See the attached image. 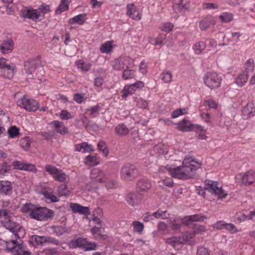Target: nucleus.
<instances>
[{
	"instance_id": "27",
	"label": "nucleus",
	"mask_w": 255,
	"mask_h": 255,
	"mask_svg": "<svg viewBox=\"0 0 255 255\" xmlns=\"http://www.w3.org/2000/svg\"><path fill=\"white\" fill-rule=\"evenodd\" d=\"M51 125H53L55 130L58 133L61 134H66L68 133V128H66L63 123L58 121H54L51 122Z\"/></svg>"
},
{
	"instance_id": "31",
	"label": "nucleus",
	"mask_w": 255,
	"mask_h": 255,
	"mask_svg": "<svg viewBox=\"0 0 255 255\" xmlns=\"http://www.w3.org/2000/svg\"><path fill=\"white\" fill-rule=\"evenodd\" d=\"M53 232L57 236H60L64 233L69 234L71 232V229L66 227L53 226Z\"/></svg>"
},
{
	"instance_id": "50",
	"label": "nucleus",
	"mask_w": 255,
	"mask_h": 255,
	"mask_svg": "<svg viewBox=\"0 0 255 255\" xmlns=\"http://www.w3.org/2000/svg\"><path fill=\"white\" fill-rule=\"evenodd\" d=\"M112 49V44L110 41H108L102 45L100 47V50L102 53H107L109 52Z\"/></svg>"
},
{
	"instance_id": "29",
	"label": "nucleus",
	"mask_w": 255,
	"mask_h": 255,
	"mask_svg": "<svg viewBox=\"0 0 255 255\" xmlns=\"http://www.w3.org/2000/svg\"><path fill=\"white\" fill-rule=\"evenodd\" d=\"M173 8L175 12H182L189 8L188 4L183 3V0H179L178 2L173 4Z\"/></svg>"
},
{
	"instance_id": "36",
	"label": "nucleus",
	"mask_w": 255,
	"mask_h": 255,
	"mask_svg": "<svg viewBox=\"0 0 255 255\" xmlns=\"http://www.w3.org/2000/svg\"><path fill=\"white\" fill-rule=\"evenodd\" d=\"M206 45L205 42L203 41H199L196 42L193 46V50L194 52L197 54H199L202 53V52L206 48Z\"/></svg>"
},
{
	"instance_id": "49",
	"label": "nucleus",
	"mask_w": 255,
	"mask_h": 255,
	"mask_svg": "<svg viewBox=\"0 0 255 255\" xmlns=\"http://www.w3.org/2000/svg\"><path fill=\"white\" fill-rule=\"evenodd\" d=\"M220 19L224 22H229L233 19V15L230 13L225 12L219 16Z\"/></svg>"
},
{
	"instance_id": "17",
	"label": "nucleus",
	"mask_w": 255,
	"mask_h": 255,
	"mask_svg": "<svg viewBox=\"0 0 255 255\" xmlns=\"http://www.w3.org/2000/svg\"><path fill=\"white\" fill-rule=\"evenodd\" d=\"M38 67V61L36 59H29L24 63V70L25 73L32 76Z\"/></svg>"
},
{
	"instance_id": "30",
	"label": "nucleus",
	"mask_w": 255,
	"mask_h": 255,
	"mask_svg": "<svg viewBox=\"0 0 255 255\" xmlns=\"http://www.w3.org/2000/svg\"><path fill=\"white\" fill-rule=\"evenodd\" d=\"M137 188L140 191H145L151 187V184L146 179H141L137 183Z\"/></svg>"
},
{
	"instance_id": "52",
	"label": "nucleus",
	"mask_w": 255,
	"mask_h": 255,
	"mask_svg": "<svg viewBox=\"0 0 255 255\" xmlns=\"http://www.w3.org/2000/svg\"><path fill=\"white\" fill-rule=\"evenodd\" d=\"M245 66L246 70L243 72H246L248 75L249 73L252 72L254 70V65L253 61L251 59L248 60L245 64Z\"/></svg>"
},
{
	"instance_id": "22",
	"label": "nucleus",
	"mask_w": 255,
	"mask_h": 255,
	"mask_svg": "<svg viewBox=\"0 0 255 255\" xmlns=\"http://www.w3.org/2000/svg\"><path fill=\"white\" fill-rule=\"evenodd\" d=\"M177 129L182 131H189L194 130L196 125L191 124L189 121L185 119L178 123Z\"/></svg>"
},
{
	"instance_id": "10",
	"label": "nucleus",
	"mask_w": 255,
	"mask_h": 255,
	"mask_svg": "<svg viewBox=\"0 0 255 255\" xmlns=\"http://www.w3.org/2000/svg\"><path fill=\"white\" fill-rule=\"evenodd\" d=\"M14 238L15 239H12L4 241V244H2V245L5 246L6 250L11 253L19 252V253L21 254L24 249H23L22 245L16 241V239L18 238H15V236Z\"/></svg>"
},
{
	"instance_id": "35",
	"label": "nucleus",
	"mask_w": 255,
	"mask_h": 255,
	"mask_svg": "<svg viewBox=\"0 0 255 255\" xmlns=\"http://www.w3.org/2000/svg\"><path fill=\"white\" fill-rule=\"evenodd\" d=\"M248 79V75L246 72H242L240 74L238 78L236 80V84L242 87L245 83H246Z\"/></svg>"
},
{
	"instance_id": "41",
	"label": "nucleus",
	"mask_w": 255,
	"mask_h": 255,
	"mask_svg": "<svg viewBox=\"0 0 255 255\" xmlns=\"http://www.w3.org/2000/svg\"><path fill=\"white\" fill-rule=\"evenodd\" d=\"M36 206L31 203L25 204L21 208V210L23 213H30V214L33 212Z\"/></svg>"
},
{
	"instance_id": "59",
	"label": "nucleus",
	"mask_w": 255,
	"mask_h": 255,
	"mask_svg": "<svg viewBox=\"0 0 255 255\" xmlns=\"http://www.w3.org/2000/svg\"><path fill=\"white\" fill-rule=\"evenodd\" d=\"M68 191L67 186L65 184H61L58 187V192L61 195H65Z\"/></svg>"
},
{
	"instance_id": "20",
	"label": "nucleus",
	"mask_w": 255,
	"mask_h": 255,
	"mask_svg": "<svg viewBox=\"0 0 255 255\" xmlns=\"http://www.w3.org/2000/svg\"><path fill=\"white\" fill-rule=\"evenodd\" d=\"M14 42L11 39L3 40L0 46V51L3 54L10 53L13 49Z\"/></svg>"
},
{
	"instance_id": "4",
	"label": "nucleus",
	"mask_w": 255,
	"mask_h": 255,
	"mask_svg": "<svg viewBox=\"0 0 255 255\" xmlns=\"http://www.w3.org/2000/svg\"><path fill=\"white\" fill-rule=\"evenodd\" d=\"M4 218V220L1 222L3 226L9 230L15 238H19V235L17 233V229L19 228L18 225L11 220L12 213L7 209H0V218Z\"/></svg>"
},
{
	"instance_id": "37",
	"label": "nucleus",
	"mask_w": 255,
	"mask_h": 255,
	"mask_svg": "<svg viewBox=\"0 0 255 255\" xmlns=\"http://www.w3.org/2000/svg\"><path fill=\"white\" fill-rule=\"evenodd\" d=\"M86 241L85 239L82 238H79L77 239H73L71 240V244L73 248L83 247L85 245Z\"/></svg>"
},
{
	"instance_id": "44",
	"label": "nucleus",
	"mask_w": 255,
	"mask_h": 255,
	"mask_svg": "<svg viewBox=\"0 0 255 255\" xmlns=\"http://www.w3.org/2000/svg\"><path fill=\"white\" fill-rule=\"evenodd\" d=\"M7 133L11 138H14L20 134L19 128L15 126H12L7 130Z\"/></svg>"
},
{
	"instance_id": "28",
	"label": "nucleus",
	"mask_w": 255,
	"mask_h": 255,
	"mask_svg": "<svg viewBox=\"0 0 255 255\" xmlns=\"http://www.w3.org/2000/svg\"><path fill=\"white\" fill-rule=\"evenodd\" d=\"M86 14L82 13L75 16L69 20L68 23L70 24L78 23L80 25L83 24L86 19Z\"/></svg>"
},
{
	"instance_id": "32",
	"label": "nucleus",
	"mask_w": 255,
	"mask_h": 255,
	"mask_svg": "<svg viewBox=\"0 0 255 255\" xmlns=\"http://www.w3.org/2000/svg\"><path fill=\"white\" fill-rule=\"evenodd\" d=\"M169 224L173 231H179L183 224L181 222V219H170Z\"/></svg>"
},
{
	"instance_id": "33",
	"label": "nucleus",
	"mask_w": 255,
	"mask_h": 255,
	"mask_svg": "<svg viewBox=\"0 0 255 255\" xmlns=\"http://www.w3.org/2000/svg\"><path fill=\"white\" fill-rule=\"evenodd\" d=\"M211 24H215V21L207 17L199 22V27L201 30H206Z\"/></svg>"
},
{
	"instance_id": "13",
	"label": "nucleus",
	"mask_w": 255,
	"mask_h": 255,
	"mask_svg": "<svg viewBox=\"0 0 255 255\" xmlns=\"http://www.w3.org/2000/svg\"><path fill=\"white\" fill-rule=\"evenodd\" d=\"M144 87V83L141 81H137L132 84L126 85L122 91V97L126 98L128 95L133 94L137 89Z\"/></svg>"
},
{
	"instance_id": "51",
	"label": "nucleus",
	"mask_w": 255,
	"mask_h": 255,
	"mask_svg": "<svg viewBox=\"0 0 255 255\" xmlns=\"http://www.w3.org/2000/svg\"><path fill=\"white\" fill-rule=\"evenodd\" d=\"M97 157L96 156L89 155L85 158V163L90 165H94L98 163L96 161Z\"/></svg>"
},
{
	"instance_id": "42",
	"label": "nucleus",
	"mask_w": 255,
	"mask_h": 255,
	"mask_svg": "<svg viewBox=\"0 0 255 255\" xmlns=\"http://www.w3.org/2000/svg\"><path fill=\"white\" fill-rule=\"evenodd\" d=\"M98 147L99 150L102 152L105 156H107L109 154V150L108 149L106 143L104 141H100L98 143Z\"/></svg>"
},
{
	"instance_id": "16",
	"label": "nucleus",
	"mask_w": 255,
	"mask_h": 255,
	"mask_svg": "<svg viewBox=\"0 0 255 255\" xmlns=\"http://www.w3.org/2000/svg\"><path fill=\"white\" fill-rule=\"evenodd\" d=\"M206 219H207L206 216L201 214H195L191 216H188L181 219V222L184 225L191 226V223L192 222L203 221Z\"/></svg>"
},
{
	"instance_id": "58",
	"label": "nucleus",
	"mask_w": 255,
	"mask_h": 255,
	"mask_svg": "<svg viewBox=\"0 0 255 255\" xmlns=\"http://www.w3.org/2000/svg\"><path fill=\"white\" fill-rule=\"evenodd\" d=\"M196 255H210V251L204 247H200L197 249Z\"/></svg>"
},
{
	"instance_id": "57",
	"label": "nucleus",
	"mask_w": 255,
	"mask_h": 255,
	"mask_svg": "<svg viewBox=\"0 0 255 255\" xmlns=\"http://www.w3.org/2000/svg\"><path fill=\"white\" fill-rule=\"evenodd\" d=\"M173 28V25L170 22H166L162 24L160 28L166 32H169Z\"/></svg>"
},
{
	"instance_id": "47",
	"label": "nucleus",
	"mask_w": 255,
	"mask_h": 255,
	"mask_svg": "<svg viewBox=\"0 0 255 255\" xmlns=\"http://www.w3.org/2000/svg\"><path fill=\"white\" fill-rule=\"evenodd\" d=\"M77 67L80 69L82 71L87 72L88 71L91 67V64L86 63L82 60H80L77 63Z\"/></svg>"
},
{
	"instance_id": "61",
	"label": "nucleus",
	"mask_w": 255,
	"mask_h": 255,
	"mask_svg": "<svg viewBox=\"0 0 255 255\" xmlns=\"http://www.w3.org/2000/svg\"><path fill=\"white\" fill-rule=\"evenodd\" d=\"M242 116L244 119H247L253 117L252 112H250L246 107L242 110Z\"/></svg>"
},
{
	"instance_id": "45",
	"label": "nucleus",
	"mask_w": 255,
	"mask_h": 255,
	"mask_svg": "<svg viewBox=\"0 0 255 255\" xmlns=\"http://www.w3.org/2000/svg\"><path fill=\"white\" fill-rule=\"evenodd\" d=\"M42 195H43L45 198L50 200L52 202H56L58 201L57 197L51 192L44 191L42 192Z\"/></svg>"
},
{
	"instance_id": "48",
	"label": "nucleus",
	"mask_w": 255,
	"mask_h": 255,
	"mask_svg": "<svg viewBox=\"0 0 255 255\" xmlns=\"http://www.w3.org/2000/svg\"><path fill=\"white\" fill-rule=\"evenodd\" d=\"M165 35L163 34H161L158 35L155 39L153 38H150L151 40H155V42L153 43L151 41H149V43L154 45H161L163 41L165 39Z\"/></svg>"
},
{
	"instance_id": "54",
	"label": "nucleus",
	"mask_w": 255,
	"mask_h": 255,
	"mask_svg": "<svg viewBox=\"0 0 255 255\" xmlns=\"http://www.w3.org/2000/svg\"><path fill=\"white\" fill-rule=\"evenodd\" d=\"M134 76V72L132 70L126 69L123 72V77L125 79L132 78Z\"/></svg>"
},
{
	"instance_id": "8",
	"label": "nucleus",
	"mask_w": 255,
	"mask_h": 255,
	"mask_svg": "<svg viewBox=\"0 0 255 255\" xmlns=\"http://www.w3.org/2000/svg\"><path fill=\"white\" fill-rule=\"evenodd\" d=\"M17 104L29 112H34L39 108V104L37 101L33 99H28L24 96L17 101Z\"/></svg>"
},
{
	"instance_id": "55",
	"label": "nucleus",
	"mask_w": 255,
	"mask_h": 255,
	"mask_svg": "<svg viewBox=\"0 0 255 255\" xmlns=\"http://www.w3.org/2000/svg\"><path fill=\"white\" fill-rule=\"evenodd\" d=\"M195 128H196L198 130V131H197V132L198 133L199 132V133H198V137L199 138L202 139H205L206 136L205 134V130L204 129V128L200 125H196Z\"/></svg>"
},
{
	"instance_id": "18",
	"label": "nucleus",
	"mask_w": 255,
	"mask_h": 255,
	"mask_svg": "<svg viewBox=\"0 0 255 255\" xmlns=\"http://www.w3.org/2000/svg\"><path fill=\"white\" fill-rule=\"evenodd\" d=\"M91 178L95 181L103 183L107 181L108 178L104 173L98 168H94L91 171Z\"/></svg>"
},
{
	"instance_id": "15",
	"label": "nucleus",
	"mask_w": 255,
	"mask_h": 255,
	"mask_svg": "<svg viewBox=\"0 0 255 255\" xmlns=\"http://www.w3.org/2000/svg\"><path fill=\"white\" fill-rule=\"evenodd\" d=\"M130 59L128 57H121L116 60L113 64V68L117 70L128 69Z\"/></svg>"
},
{
	"instance_id": "3",
	"label": "nucleus",
	"mask_w": 255,
	"mask_h": 255,
	"mask_svg": "<svg viewBox=\"0 0 255 255\" xmlns=\"http://www.w3.org/2000/svg\"><path fill=\"white\" fill-rule=\"evenodd\" d=\"M218 182L208 181L206 183L204 188L201 186L197 187L198 194L204 197V190H206L212 194L217 196L218 198L222 199L225 198L227 195V193L222 188L218 187Z\"/></svg>"
},
{
	"instance_id": "26",
	"label": "nucleus",
	"mask_w": 255,
	"mask_h": 255,
	"mask_svg": "<svg viewBox=\"0 0 255 255\" xmlns=\"http://www.w3.org/2000/svg\"><path fill=\"white\" fill-rule=\"evenodd\" d=\"M14 167L19 170L31 171L34 173L37 171L35 165L32 164H26L17 161L14 165Z\"/></svg>"
},
{
	"instance_id": "19",
	"label": "nucleus",
	"mask_w": 255,
	"mask_h": 255,
	"mask_svg": "<svg viewBox=\"0 0 255 255\" xmlns=\"http://www.w3.org/2000/svg\"><path fill=\"white\" fill-rule=\"evenodd\" d=\"M0 193L11 196L12 194V187L11 183L8 181H0Z\"/></svg>"
},
{
	"instance_id": "1",
	"label": "nucleus",
	"mask_w": 255,
	"mask_h": 255,
	"mask_svg": "<svg viewBox=\"0 0 255 255\" xmlns=\"http://www.w3.org/2000/svg\"><path fill=\"white\" fill-rule=\"evenodd\" d=\"M200 166V163L194 161L190 157H186L183 161L182 166L174 168H169L168 170L172 177L187 179L192 177L195 171Z\"/></svg>"
},
{
	"instance_id": "24",
	"label": "nucleus",
	"mask_w": 255,
	"mask_h": 255,
	"mask_svg": "<svg viewBox=\"0 0 255 255\" xmlns=\"http://www.w3.org/2000/svg\"><path fill=\"white\" fill-rule=\"evenodd\" d=\"M23 15L25 17L36 21L40 17V14L37 9H28L24 11Z\"/></svg>"
},
{
	"instance_id": "7",
	"label": "nucleus",
	"mask_w": 255,
	"mask_h": 255,
	"mask_svg": "<svg viewBox=\"0 0 255 255\" xmlns=\"http://www.w3.org/2000/svg\"><path fill=\"white\" fill-rule=\"evenodd\" d=\"M29 215L31 218L37 221H47L53 218L54 212L46 208L36 207L35 210Z\"/></svg>"
},
{
	"instance_id": "25",
	"label": "nucleus",
	"mask_w": 255,
	"mask_h": 255,
	"mask_svg": "<svg viewBox=\"0 0 255 255\" xmlns=\"http://www.w3.org/2000/svg\"><path fill=\"white\" fill-rule=\"evenodd\" d=\"M127 14L131 18L135 20H139L140 16L138 11L136 10L135 6L133 4H128L127 6Z\"/></svg>"
},
{
	"instance_id": "11",
	"label": "nucleus",
	"mask_w": 255,
	"mask_h": 255,
	"mask_svg": "<svg viewBox=\"0 0 255 255\" xmlns=\"http://www.w3.org/2000/svg\"><path fill=\"white\" fill-rule=\"evenodd\" d=\"M236 182L245 185H251L255 181V172L252 170L246 172L244 175L239 174L236 177Z\"/></svg>"
},
{
	"instance_id": "34",
	"label": "nucleus",
	"mask_w": 255,
	"mask_h": 255,
	"mask_svg": "<svg viewBox=\"0 0 255 255\" xmlns=\"http://www.w3.org/2000/svg\"><path fill=\"white\" fill-rule=\"evenodd\" d=\"M115 131L119 135L124 136L128 133L129 129L125 125L120 124L116 127Z\"/></svg>"
},
{
	"instance_id": "2",
	"label": "nucleus",
	"mask_w": 255,
	"mask_h": 255,
	"mask_svg": "<svg viewBox=\"0 0 255 255\" xmlns=\"http://www.w3.org/2000/svg\"><path fill=\"white\" fill-rule=\"evenodd\" d=\"M193 229V233L188 235H184L182 237H172L166 239V243L171 245L175 250L179 249L183 244L188 242L190 245L195 244L193 240L195 234H202L206 231L205 227L203 225H194V227L191 226Z\"/></svg>"
},
{
	"instance_id": "40",
	"label": "nucleus",
	"mask_w": 255,
	"mask_h": 255,
	"mask_svg": "<svg viewBox=\"0 0 255 255\" xmlns=\"http://www.w3.org/2000/svg\"><path fill=\"white\" fill-rule=\"evenodd\" d=\"M38 10L40 14V16L42 15L43 18L46 13L51 11L50 6L44 3L39 6Z\"/></svg>"
},
{
	"instance_id": "6",
	"label": "nucleus",
	"mask_w": 255,
	"mask_h": 255,
	"mask_svg": "<svg viewBox=\"0 0 255 255\" xmlns=\"http://www.w3.org/2000/svg\"><path fill=\"white\" fill-rule=\"evenodd\" d=\"M205 85L210 89H216L220 86L221 77L215 72H207L203 77Z\"/></svg>"
},
{
	"instance_id": "9",
	"label": "nucleus",
	"mask_w": 255,
	"mask_h": 255,
	"mask_svg": "<svg viewBox=\"0 0 255 255\" xmlns=\"http://www.w3.org/2000/svg\"><path fill=\"white\" fill-rule=\"evenodd\" d=\"M29 242L34 246L42 245L46 243H51L56 245H58L59 244V241L54 238L48 236H39L37 235L31 236Z\"/></svg>"
},
{
	"instance_id": "64",
	"label": "nucleus",
	"mask_w": 255,
	"mask_h": 255,
	"mask_svg": "<svg viewBox=\"0 0 255 255\" xmlns=\"http://www.w3.org/2000/svg\"><path fill=\"white\" fill-rule=\"evenodd\" d=\"M246 107L250 112H252L253 116H254L255 114V102H252L248 103Z\"/></svg>"
},
{
	"instance_id": "38",
	"label": "nucleus",
	"mask_w": 255,
	"mask_h": 255,
	"mask_svg": "<svg viewBox=\"0 0 255 255\" xmlns=\"http://www.w3.org/2000/svg\"><path fill=\"white\" fill-rule=\"evenodd\" d=\"M91 232L96 239H105V236L102 235L101 233L100 228L95 226L91 229Z\"/></svg>"
},
{
	"instance_id": "23",
	"label": "nucleus",
	"mask_w": 255,
	"mask_h": 255,
	"mask_svg": "<svg viewBox=\"0 0 255 255\" xmlns=\"http://www.w3.org/2000/svg\"><path fill=\"white\" fill-rule=\"evenodd\" d=\"M6 59L1 57L0 58V69H3L4 71H8L7 77L8 78H12L13 76V70L15 67L14 64L7 65L5 63Z\"/></svg>"
},
{
	"instance_id": "62",
	"label": "nucleus",
	"mask_w": 255,
	"mask_h": 255,
	"mask_svg": "<svg viewBox=\"0 0 255 255\" xmlns=\"http://www.w3.org/2000/svg\"><path fill=\"white\" fill-rule=\"evenodd\" d=\"M236 218L240 222H244L246 220H248V216L245 215L243 213L239 212L236 214Z\"/></svg>"
},
{
	"instance_id": "46",
	"label": "nucleus",
	"mask_w": 255,
	"mask_h": 255,
	"mask_svg": "<svg viewBox=\"0 0 255 255\" xmlns=\"http://www.w3.org/2000/svg\"><path fill=\"white\" fill-rule=\"evenodd\" d=\"M134 101L136 103V106L140 109H147L148 107V103L141 99L135 98Z\"/></svg>"
},
{
	"instance_id": "63",
	"label": "nucleus",
	"mask_w": 255,
	"mask_h": 255,
	"mask_svg": "<svg viewBox=\"0 0 255 255\" xmlns=\"http://www.w3.org/2000/svg\"><path fill=\"white\" fill-rule=\"evenodd\" d=\"M97 245L95 243L88 242L86 241L84 248L86 251L94 250L96 248Z\"/></svg>"
},
{
	"instance_id": "14",
	"label": "nucleus",
	"mask_w": 255,
	"mask_h": 255,
	"mask_svg": "<svg viewBox=\"0 0 255 255\" xmlns=\"http://www.w3.org/2000/svg\"><path fill=\"white\" fill-rule=\"evenodd\" d=\"M142 199V194L138 192H130L126 196V200L128 204L132 207L139 204Z\"/></svg>"
},
{
	"instance_id": "43",
	"label": "nucleus",
	"mask_w": 255,
	"mask_h": 255,
	"mask_svg": "<svg viewBox=\"0 0 255 255\" xmlns=\"http://www.w3.org/2000/svg\"><path fill=\"white\" fill-rule=\"evenodd\" d=\"M68 9V4L65 2V0H62L61 3L55 11L56 14H59Z\"/></svg>"
},
{
	"instance_id": "39",
	"label": "nucleus",
	"mask_w": 255,
	"mask_h": 255,
	"mask_svg": "<svg viewBox=\"0 0 255 255\" xmlns=\"http://www.w3.org/2000/svg\"><path fill=\"white\" fill-rule=\"evenodd\" d=\"M172 74L169 71H164L161 74V79L164 83H168L171 82Z\"/></svg>"
},
{
	"instance_id": "56",
	"label": "nucleus",
	"mask_w": 255,
	"mask_h": 255,
	"mask_svg": "<svg viewBox=\"0 0 255 255\" xmlns=\"http://www.w3.org/2000/svg\"><path fill=\"white\" fill-rule=\"evenodd\" d=\"M20 144L22 147L25 150H27L30 145V141L28 137H25L20 140Z\"/></svg>"
},
{
	"instance_id": "21",
	"label": "nucleus",
	"mask_w": 255,
	"mask_h": 255,
	"mask_svg": "<svg viewBox=\"0 0 255 255\" xmlns=\"http://www.w3.org/2000/svg\"><path fill=\"white\" fill-rule=\"evenodd\" d=\"M70 208L73 213H78L85 216L90 214L89 207L81 206L77 203H71Z\"/></svg>"
},
{
	"instance_id": "53",
	"label": "nucleus",
	"mask_w": 255,
	"mask_h": 255,
	"mask_svg": "<svg viewBox=\"0 0 255 255\" xmlns=\"http://www.w3.org/2000/svg\"><path fill=\"white\" fill-rule=\"evenodd\" d=\"M132 225L134 228V231L140 233L143 229V225L138 221H134L132 223Z\"/></svg>"
},
{
	"instance_id": "5",
	"label": "nucleus",
	"mask_w": 255,
	"mask_h": 255,
	"mask_svg": "<svg viewBox=\"0 0 255 255\" xmlns=\"http://www.w3.org/2000/svg\"><path fill=\"white\" fill-rule=\"evenodd\" d=\"M120 174L123 180L131 181L139 175V171L135 165L127 163L122 167Z\"/></svg>"
},
{
	"instance_id": "12",
	"label": "nucleus",
	"mask_w": 255,
	"mask_h": 255,
	"mask_svg": "<svg viewBox=\"0 0 255 255\" xmlns=\"http://www.w3.org/2000/svg\"><path fill=\"white\" fill-rule=\"evenodd\" d=\"M45 169L55 180L60 182H63L66 180V174L61 170L51 165H46Z\"/></svg>"
},
{
	"instance_id": "60",
	"label": "nucleus",
	"mask_w": 255,
	"mask_h": 255,
	"mask_svg": "<svg viewBox=\"0 0 255 255\" xmlns=\"http://www.w3.org/2000/svg\"><path fill=\"white\" fill-rule=\"evenodd\" d=\"M242 116L244 119H247L253 117L252 112H250L246 107L242 110Z\"/></svg>"
}]
</instances>
